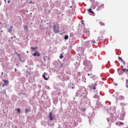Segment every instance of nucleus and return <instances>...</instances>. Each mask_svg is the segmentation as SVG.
I'll use <instances>...</instances> for the list:
<instances>
[{"instance_id": "42", "label": "nucleus", "mask_w": 128, "mask_h": 128, "mask_svg": "<svg viewBox=\"0 0 128 128\" xmlns=\"http://www.w3.org/2000/svg\"><path fill=\"white\" fill-rule=\"evenodd\" d=\"M29 4H34V2H32V0H30V2H29Z\"/></svg>"}, {"instance_id": "9", "label": "nucleus", "mask_w": 128, "mask_h": 128, "mask_svg": "<svg viewBox=\"0 0 128 128\" xmlns=\"http://www.w3.org/2000/svg\"><path fill=\"white\" fill-rule=\"evenodd\" d=\"M96 108H102V104L98 102V101H97Z\"/></svg>"}, {"instance_id": "25", "label": "nucleus", "mask_w": 128, "mask_h": 128, "mask_svg": "<svg viewBox=\"0 0 128 128\" xmlns=\"http://www.w3.org/2000/svg\"><path fill=\"white\" fill-rule=\"evenodd\" d=\"M2 94L4 96H6V89H4V90H2Z\"/></svg>"}, {"instance_id": "57", "label": "nucleus", "mask_w": 128, "mask_h": 128, "mask_svg": "<svg viewBox=\"0 0 128 128\" xmlns=\"http://www.w3.org/2000/svg\"><path fill=\"white\" fill-rule=\"evenodd\" d=\"M4 2H6V0H4Z\"/></svg>"}, {"instance_id": "33", "label": "nucleus", "mask_w": 128, "mask_h": 128, "mask_svg": "<svg viewBox=\"0 0 128 128\" xmlns=\"http://www.w3.org/2000/svg\"><path fill=\"white\" fill-rule=\"evenodd\" d=\"M16 110L18 112V114L20 113V108H18Z\"/></svg>"}, {"instance_id": "37", "label": "nucleus", "mask_w": 128, "mask_h": 128, "mask_svg": "<svg viewBox=\"0 0 128 128\" xmlns=\"http://www.w3.org/2000/svg\"><path fill=\"white\" fill-rule=\"evenodd\" d=\"M116 126H120V122H116Z\"/></svg>"}, {"instance_id": "17", "label": "nucleus", "mask_w": 128, "mask_h": 128, "mask_svg": "<svg viewBox=\"0 0 128 128\" xmlns=\"http://www.w3.org/2000/svg\"><path fill=\"white\" fill-rule=\"evenodd\" d=\"M12 28L13 26H11L10 28H8V32H10V34L12 32Z\"/></svg>"}, {"instance_id": "56", "label": "nucleus", "mask_w": 128, "mask_h": 128, "mask_svg": "<svg viewBox=\"0 0 128 128\" xmlns=\"http://www.w3.org/2000/svg\"><path fill=\"white\" fill-rule=\"evenodd\" d=\"M28 74H30V72H28Z\"/></svg>"}, {"instance_id": "6", "label": "nucleus", "mask_w": 128, "mask_h": 128, "mask_svg": "<svg viewBox=\"0 0 128 128\" xmlns=\"http://www.w3.org/2000/svg\"><path fill=\"white\" fill-rule=\"evenodd\" d=\"M42 78L45 80H48V78H50V76L46 72H44V74L42 76Z\"/></svg>"}, {"instance_id": "53", "label": "nucleus", "mask_w": 128, "mask_h": 128, "mask_svg": "<svg viewBox=\"0 0 128 128\" xmlns=\"http://www.w3.org/2000/svg\"><path fill=\"white\" fill-rule=\"evenodd\" d=\"M116 100H118V97H116Z\"/></svg>"}, {"instance_id": "47", "label": "nucleus", "mask_w": 128, "mask_h": 128, "mask_svg": "<svg viewBox=\"0 0 128 128\" xmlns=\"http://www.w3.org/2000/svg\"><path fill=\"white\" fill-rule=\"evenodd\" d=\"M58 128H62L60 127V125H59V126Z\"/></svg>"}, {"instance_id": "61", "label": "nucleus", "mask_w": 128, "mask_h": 128, "mask_svg": "<svg viewBox=\"0 0 128 128\" xmlns=\"http://www.w3.org/2000/svg\"><path fill=\"white\" fill-rule=\"evenodd\" d=\"M70 8H72V6H70Z\"/></svg>"}, {"instance_id": "12", "label": "nucleus", "mask_w": 128, "mask_h": 128, "mask_svg": "<svg viewBox=\"0 0 128 128\" xmlns=\"http://www.w3.org/2000/svg\"><path fill=\"white\" fill-rule=\"evenodd\" d=\"M32 56H40V52L36 51L34 52Z\"/></svg>"}, {"instance_id": "32", "label": "nucleus", "mask_w": 128, "mask_h": 128, "mask_svg": "<svg viewBox=\"0 0 128 128\" xmlns=\"http://www.w3.org/2000/svg\"><path fill=\"white\" fill-rule=\"evenodd\" d=\"M89 42H90L92 44H96L95 40H89Z\"/></svg>"}, {"instance_id": "59", "label": "nucleus", "mask_w": 128, "mask_h": 128, "mask_svg": "<svg viewBox=\"0 0 128 128\" xmlns=\"http://www.w3.org/2000/svg\"><path fill=\"white\" fill-rule=\"evenodd\" d=\"M12 38H12V37H11V39L12 40Z\"/></svg>"}, {"instance_id": "10", "label": "nucleus", "mask_w": 128, "mask_h": 128, "mask_svg": "<svg viewBox=\"0 0 128 128\" xmlns=\"http://www.w3.org/2000/svg\"><path fill=\"white\" fill-rule=\"evenodd\" d=\"M96 86H98L96 83V82H94V84L92 83V86H90V88L91 90H96Z\"/></svg>"}, {"instance_id": "41", "label": "nucleus", "mask_w": 128, "mask_h": 128, "mask_svg": "<svg viewBox=\"0 0 128 128\" xmlns=\"http://www.w3.org/2000/svg\"><path fill=\"white\" fill-rule=\"evenodd\" d=\"M92 8H96V6L92 5Z\"/></svg>"}, {"instance_id": "23", "label": "nucleus", "mask_w": 128, "mask_h": 128, "mask_svg": "<svg viewBox=\"0 0 128 128\" xmlns=\"http://www.w3.org/2000/svg\"><path fill=\"white\" fill-rule=\"evenodd\" d=\"M104 40V37L102 36L98 37V42H101V40Z\"/></svg>"}, {"instance_id": "16", "label": "nucleus", "mask_w": 128, "mask_h": 128, "mask_svg": "<svg viewBox=\"0 0 128 128\" xmlns=\"http://www.w3.org/2000/svg\"><path fill=\"white\" fill-rule=\"evenodd\" d=\"M18 60L21 62H24V60H22V58H20V54H18Z\"/></svg>"}, {"instance_id": "49", "label": "nucleus", "mask_w": 128, "mask_h": 128, "mask_svg": "<svg viewBox=\"0 0 128 128\" xmlns=\"http://www.w3.org/2000/svg\"><path fill=\"white\" fill-rule=\"evenodd\" d=\"M95 56H96V53H94Z\"/></svg>"}, {"instance_id": "15", "label": "nucleus", "mask_w": 128, "mask_h": 128, "mask_svg": "<svg viewBox=\"0 0 128 128\" xmlns=\"http://www.w3.org/2000/svg\"><path fill=\"white\" fill-rule=\"evenodd\" d=\"M118 100H124V97L122 96H119Z\"/></svg>"}, {"instance_id": "4", "label": "nucleus", "mask_w": 128, "mask_h": 128, "mask_svg": "<svg viewBox=\"0 0 128 128\" xmlns=\"http://www.w3.org/2000/svg\"><path fill=\"white\" fill-rule=\"evenodd\" d=\"M60 26L58 25L54 24L53 26V32L54 34H59L60 32Z\"/></svg>"}, {"instance_id": "7", "label": "nucleus", "mask_w": 128, "mask_h": 128, "mask_svg": "<svg viewBox=\"0 0 128 128\" xmlns=\"http://www.w3.org/2000/svg\"><path fill=\"white\" fill-rule=\"evenodd\" d=\"M48 119L50 120H54V115L52 114V112L49 113Z\"/></svg>"}, {"instance_id": "28", "label": "nucleus", "mask_w": 128, "mask_h": 128, "mask_svg": "<svg viewBox=\"0 0 128 128\" xmlns=\"http://www.w3.org/2000/svg\"><path fill=\"white\" fill-rule=\"evenodd\" d=\"M122 70L124 72H128V70L126 68L122 69Z\"/></svg>"}, {"instance_id": "11", "label": "nucleus", "mask_w": 128, "mask_h": 128, "mask_svg": "<svg viewBox=\"0 0 128 128\" xmlns=\"http://www.w3.org/2000/svg\"><path fill=\"white\" fill-rule=\"evenodd\" d=\"M86 108H84L81 110V114L82 116L86 114Z\"/></svg>"}, {"instance_id": "36", "label": "nucleus", "mask_w": 128, "mask_h": 128, "mask_svg": "<svg viewBox=\"0 0 128 128\" xmlns=\"http://www.w3.org/2000/svg\"><path fill=\"white\" fill-rule=\"evenodd\" d=\"M88 76H90V78H92V74H88Z\"/></svg>"}, {"instance_id": "50", "label": "nucleus", "mask_w": 128, "mask_h": 128, "mask_svg": "<svg viewBox=\"0 0 128 128\" xmlns=\"http://www.w3.org/2000/svg\"><path fill=\"white\" fill-rule=\"evenodd\" d=\"M16 38V36H14V38Z\"/></svg>"}, {"instance_id": "21", "label": "nucleus", "mask_w": 128, "mask_h": 128, "mask_svg": "<svg viewBox=\"0 0 128 128\" xmlns=\"http://www.w3.org/2000/svg\"><path fill=\"white\" fill-rule=\"evenodd\" d=\"M30 49L32 50V52H36V50H38V47H35V48L31 47Z\"/></svg>"}, {"instance_id": "8", "label": "nucleus", "mask_w": 128, "mask_h": 128, "mask_svg": "<svg viewBox=\"0 0 128 128\" xmlns=\"http://www.w3.org/2000/svg\"><path fill=\"white\" fill-rule=\"evenodd\" d=\"M126 112L124 111H122V114H120V120H124V116H126Z\"/></svg>"}, {"instance_id": "55", "label": "nucleus", "mask_w": 128, "mask_h": 128, "mask_svg": "<svg viewBox=\"0 0 128 128\" xmlns=\"http://www.w3.org/2000/svg\"><path fill=\"white\" fill-rule=\"evenodd\" d=\"M4 84L2 85V88H4Z\"/></svg>"}, {"instance_id": "46", "label": "nucleus", "mask_w": 128, "mask_h": 128, "mask_svg": "<svg viewBox=\"0 0 128 128\" xmlns=\"http://www.w3.org/2000/svg\"><path fill=\"white\" fill-rule=\"evenodd\" d=\"M8 4H10V0L8 1Z\"/></svg>"}, {"instance_id": "27", "label": "nucleus", "mask_w": 128, "mask_h": 128, "mask_svg": "<svg viewBox=\"0 0 128 128\" xmlns=\"http://www.w3.org/2000/svg\"><path fill=\"white\" fill-rule=\"evenodd\" d=\"M64 40H68V35H65L64 36Z\"/></svg>"}, {"instance_id": "38", "label": "nucleus", "mask_w": 128, "mask_h": 128, "mask_svg": "<svg viewBox=\"0 0 128 128\" xmlns=\"http://www.w3.org/2000/svg\"><path fill=\"white\" fill-rule=\"evenodd\" d=\"M124 123L122 122H120V126H124Z\"/></svg>"}, {"instance_id": "52", "label": "nucleus", "mask_w": 128, "mask_h": 128, "mask_svg": "<svg viewBox=\"0 0 128 128\" xmlns=\"http://www.w3.org/2000/svg\"><path fill=\"white\" fill-rule=\"evenodd\" d=\"M1 74H4V72H2Z\"/></svg>"}, {"instance_id": "39", "label": "nucleus", "mask_w": 128, "mask_h": 128, "mask_svg": "<svg viewBox=\"0 0 128 128\" xmlns=\"http://www.w3.org/2000/svg\"><path fill=\"white\" fill-rule=\"evenodd\" d=\"M70 36L71 38H72V36H74V33H70Z\"/></svg>"}, {"instance_id": "58", "label": "nucleus", "mask_w": 128, "mask_h": 128, "mask_svg": "<svg viewBox=\"0 0 128 128\" xmlns=\"http://www.w3.org/2000/svg\"><path fill=\"white\" fill-rule=\"evenodd\" d=\"M26 12H28V10H26Z\"/></svg>"}, {"instance_id": "43", "label": "nucleus", "mask_w": 128, "mask_h": 128, "mask_svg": "<svg viewBox=\"0 0 128 128\" xmlns=\"http://www.w3.org/2000/svg\"><path fill=\"white\" fill-rule=\"evenodd\" d=\"M16 70H16V68H14V72H16Z\"/></svg>"}, {"instance_id": "29", "label": "nucleus", "mask_w": 128, "mask_h": 128, "mask_svg": "<svg viewBox=\"0 0 128 128\" xmlns=\"http://www.w3.org/2000/svg\"><path fill=\"white\" fill-rule=\"evenodd\" d=\"M64 55L62 54V53H61L60 56V58H64Z\"/></svg>"}, {"instance_id": "20", "label": "nucleus", "mask_w": 128, "mask_h": 128, "mask_svg": "<svg viewBox=\"0 0 128 128\" xmlns=\"http://www.w3.org/2000/svg\"><path fill=\"white\" fill-rule=\"evenodd\" d=\"M63 78L64 80H70V77L68 76H66L64 75V76H63Z\"/></svg>"}, {"instance_id": "51", "label": "nucleus", "mask_w": 128, "mask_h": 128, "mask_svg": "<svg viewBox=\"0 0 128 128\" xmlns=\"http://www.w3.org/2000/svg\"><path fill=\"white\" fill-rule=\"evenodd\" d=\"M96 4V6H98V3L97 2V3Z\"/></svg>"}, {"instance_id": "64", "label": "nucleus", "mask_w": 128, "mask_h": 128, "mask_svg": "<svg viewBox=\"0 0 128 128\" xmlns=\"http://www.w3.org/2000/svg\"><path fill=\"white\" fill-rule=\"evenodd\" d=\"M0 30H2V28H0Z\"/></svg>"}, {"instance_id": "2", "label": "nucleus", "mask_w": 128, "mask_h": 128, "mask_svg": "<svg viewBox=\"0 0 128 128\" xmlns=\"http://www.w3.org/2000/svg\"><path fill=\"white\" fill-rule=\"evenodd\" d=\"M88 94V91L84 88H81L80 90L77 91L76 94V96H86Z\"/></svg>"}, {"instance_id": "13", "label": "nucleus", "mask_w": 128, "mask_h": 128, "mask_svg": "<svg viewBox=\"0 0 128 128\" xmlns=\"http://www.w3.org/2000/svg\"><path fill=\"white\" fill-rule=\"evenodd\" d=\"M2 80V82H4V86H8V84L10 82H8V80Z\"/></svg>"}, {"instance_id": "22", "label": "nucleus", "mask_w": 128, "mask_h": 128, "mask_svg": "<svg viewBox=\"0 0 128 128\" xmlns=\"http://www.w3.org/2000/svg\"><path fill=\"white\" fill-rule=\"evenodd\" d=\"M88 12H90V14H94V11L92 10V8H90L88 10Z\"/></svg>"}, {"instance_id": "3", "label": "nucleus", "mask_w": 128, "mask_h": 128, "mask_svg": "<svg viewBox=\"0 0 128 128\" xmlns=\"http://www.w3.org/2000/svg\"><path fill=\"white\" fill-rule=\"evenodd\" d=\"M80 105L84 106H90V100L88 98H86V96H83V98L81 99L80 102Z\"/></svg>"}, {"instance_id": "5", "label": "nucleus", "mask_w": 128, "mask_h": 128, "mask_svg": "<svg viewBox=\"0 0 128 128\" xmlns=\"http://www.w3.org/2000/svg\"><path fill=\"white\" fill-rule=\"evenodd\" d=\"M90 41H86V42H84L83 44L84 48H90L91 46L90 44Z\"/></svg>"}, {"instance_id": "60", "label": "nucleus", "mask_w": 128, "mask_h": 128, "mask_svg": "<svg viewBox=\"0 0 128 128\" xmlns=\"http://www.w3.org/2000/svg\"><path fill=\"white\" fill-rule=\"evenodd\" d=\"M27 54H28V51H26Z\"/></svg>"}, {"instance_id": "30", "label": "nucleus", "mask_w": 128, "mask_h": 128, "mask_svg": "<svg viewBox=\"0 0 128 128\" xmlns=\"http://www.w3.org/2000/svg\"><path fill=\"white\" fill-rule=\"evenodd\" d=\"M16 74H18L17 76H20V71H17V72H16Z\"/></svg>"}, {"instance_id": "63", "label": "nucleus", "mask_w": 128, "mask_h": 128, "mask_svg": "<svg viewBox=\"0 0 128 128\" xmlns=\"http://www.w3.org/2000/svg\"><path fill=\"white\" fill-rule=\"evenodd\" d=\"M62 16H64V14H62Z\"/></svg>"}, {"instance_id": "26", "label": "nucleus", "mask_w": 128, "mask_h": 128, "mask_svg": "<svg viewBox=\"0 0 128 128\" xmlns=\"http://www.w3.org/2000/svg\"><path fill=\"white\" fill-rule=\"evenodd\" d=\"M28 112H30V108L29 109H25V114H28Z\"/></svg>"}, {"instance_id": "44", "label": "nucleus", "mask_w": 128, "mask_h": 128, "mask_svg": "<svg viewBox=\"0 0 128 128\" xmlns=\"http://www.w3.org/2000/svg\"><path fill=\"white\" fill-rule=\"evenodd\" d=\"M43 60H44V62H46V58H45L44 57Z\"/></svg>"}, {"instance_id": "19", "label": "nucleus", "mask_w": 128, "mask_h": 128, "mask_svg": "<svg viewBox=\"0 0 128 128\" xmlns=\"http://www.w3.org/2000/svg\"><path fill=\"white\" fill-rule=\"evenodd\" d=\"M93 98H96V100H97V102H98V100H100V96H98L96 94H94Z\"/></svg>"}, {"instance_id": "34", "label": "nucleus", "mask_w": 128, "mask_h": 128, "mask_svg": "<svg viewBox=\"0 0 128 128\" xmlns=\"http://www.w3.org/2000/svg\"><path fill=\"white\" fill-rule=\"evenodd\" d=\"M100 26H104V23L103 22H100Z\"/></svg>"}, {"instance_id": "14", "label": "nucleus", "mask_w": 128, "mask_h": 128, "mask_svg": "<svg viewBox=\"0 0 128 128\" xmlns=\"http://www.w3.org/2000/svg\"><path fill=\"white\" fill-rule=\"evenodd\" d=\"M118 60H120L123 63V64H126V62L124 61V60H122V58H120V56L118 57Z\"/></svg>"}, {"instance_id": "31", "label": "nucleus", "mask_w": 128, "mask_h": 128, "mask_svg": "<svg viewBox=\"0 0 128 128\" xmlns=\"http://www.w3.org/2000/svg\"><path fill=\"white\" fill-rule=\"evenodd\" d=\"M126 88H128V80H126Z\"/></svg>"}, {"instance_id": "18", "label": "nucleus", "mask_w": 128, "mask_h": 128, "mask_svg": "<svg viewBox=\"0 0 128 128\" xmlns=\"http://www.w3.org/2000/svg\"><path fill=\"white\" fill-rule=\"evenodd\" d=\"M118 74L120 76H122V74L123 72H124L123 71H122V69L118 70Z\"/></svg>"}, {"instance_id": "45", "label": "nucleus", "mask_w": 128, "mask_h": 128, "mask_svg": "<svg viewBox=\"0 0 128 128\" xmlns=\"http://www.w3.org/2000/svg\"><path fill=\"white\" fill-rule=\"evenodd\" d=\"M71 88H72V90H74V86H72V87Z\"/></svg>"}, {"instance_id": "54", "label": "nucleus", "mask_w": 128, "mask_h": 128, "mask_svg": "<svg viewBox=\"0 0 128 128\" xmlns=\"http://www.w3.org/2000/svg\"><path fill=\"white\" fill-rule=\"evenodd\" d=\"M116 94H117V96H118V93L117 92V93H116Z\"/></svg>"}, {"instance_id": "24", "label": "nucleus", "mask_w": 128, "mask_h": 128, "mask_svg": "<svg viewBox=\"0 0 128 128\" xmlns=\"http://www.w3.org/2000/svg\"><path fill=\"white\" fill-rule=\"evenodd\" d=\"M104 4H102L101 6H99L98 7V8H97V10H100V8H104Z\"/></svg>"}, {"instance_id": "40", "label": "nucleus", "mask_w": 128, "mask_h": 128, "mask_svg": "<svg viewBox=\"0 0 128 128\" xmlns=\"http://www.w3.org/2000/svg\"><path fill=\"white\" fill-rule=\"evenodd\" d=\"M18 18H20V21L21 22L22 21V18H20V16H18Z\"/></svg>"}, {"instance_id": "48", "label": "nucleus", "mask_w": 128, "mask_h": 128, "mask_svg": "<svg viewBox=\"0 0 128 128\" xmlns=\"http://www.w3.org/2000/svg\"><path fill=\"white\" fill-rule=\"evenodd\" d=\"M4 31L2 30H0V32H2Z\"/></svg>"}, {"instance_id": "1", "label": "nucleus", "mask_w": 128, "mask_h": 128, "mask_svg": "<svg viewBox=\"0 0 128 128\" xmlns=\"http://www.w3.org/2000/svg\"><path fill=\"white\" fill-rule=\"evenodd\" d=\"M83 64L84 66H85L84 68V70L86 72H90L92 70V64L90 60H88L86 58H85L83 61Z\"/></svg>"}, {"instance_id": "62", "label": "nucleus", "mask_w": 128, "mask_h": 128, "mask_svg": "<svg viewBox=\"0 0 128 128\" xmlns=\"http://www.w3.org/2000/svg\"><path fill=\"white\" fill-rule=\"evenodd\" d=\"M15 128H18V126H16Z\"/></svg>"}, {"instance_id": "35", "label": "nucleus", "mask_w": 128, "mask_h": 128, "mask_svg": "<svg viewBox=\"0 0 128 128\" xmlns=\"http://www.w3.org/2000/svg\"><path fill=\"white\" fill-rule=\"evenodd\" d=\"M106 120L108 122H110V118H106Z\"/></svg>"}]
</instances>
